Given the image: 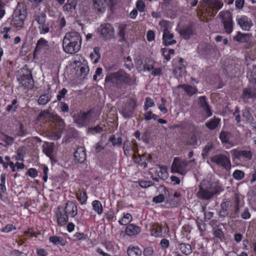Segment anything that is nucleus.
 <instances>
[{
  "instance_id": "obj_35",
  "label": "nucleus",
  "mask_w": 256,
  "mask_h": 256,
  "mask_svg": "<svg viewBox=\"0 0 256 256\" xmlns=\"http://www.w3.org/2000/svg\"><path fill=\"white\" fill-rule=\"evenodd\" d=\"M179 248L181 252L186 255L190 254L192 252L191 246L189 244L182 243L180 244Z\"/></svg>"
},
{
  "instance_id": "obj_1",
  "label": "nucleus",
  "mask_w": 256,
  "mask_h": 256,
  "mask_svg": "<svg viewBox=\"0 0 256 256\" xmlns=\"http://www.w3.org/2000/svg\"><path fill=\"white\" fill-rule=\"evenodd\" d=\"M82 37L80 34L76 31L67 32L62 40L64 51L69 54L74 55L80 50Z\"/></svg>"
},
{
  "instance_id": "obj_49",
  "label": "nucleus",
  "mask_w": 256,
  "mask_h": 256,
  "mask_svg": "<svg viewBox=\"0 0 256 256\" xmlns=\"http://www.w3.org/2000/svg\"><path fill=\"white\" fill-rule=\"evenodd\" d=\"M246 34H242L240 32H238L237 34L234 37V39L237 42H244L246 41Z\"/></svg>"
},
{
  "instance_id": "obj_38",
  "label": "nucleus",
  "mask_w": 256,
  "mask_h": 256,
  "mask_svg": "<svg viewBox=\"0 0 256 256\" xmlns=\"http://www.w3.org/2000/svg\"><path fill=\"white\" fill-rule=\"evenodd\" d=\"M127 254L128 256H140L142 251L138 247L129 248L127 250Z\"/></svg>"
},
{
  "instance_id": "obj_63",
  "label": "nucleus",
  "mask_w": 256,
  "mask_h": 256,
  "mask_svg": "<svg viewBox=\"0 0 256 256\" xmlns=\"http://www.w3.org/2000/svg\"><path fill=\"white\" fill-rule=\"evenodd\" d=\"M230 206V202L229 201L222 202L220 204L222 210L228 212V209Z\"/></svg>"
},
{
  "instance_id": "obj_19",
  "label": "nucleus",
  "mask_w": 256,
  "mask_h": 256,
  "mask_svg": "<svg viewBox=\"0 0 256 256\" xmlns=\"http://www.w3.org/2000/svg\"><path fill=\"white\" fill-rule=\"evenodd\" d=\"M120 72L121 82H124L128 86H132L136 84V78L135 76L131 77L129 74L123 70H120Z\"/></svg>"
},
{
  "instance_id": "obj_22",
  "label": "nucleus",
  "mask_w": 256,
  "mask_h": 256,
  "mask_svg": "<svg viewBox=\"0 0 256 256\" xmlns=\"http://www.w3.org/2000/svg\"><path fill=\"white\" fill-rule=\"evenodd\" d=\"M64 209L62 210L64 213L68 216L69 214L72 217L74 216L77 214V206L72 202H68L66 203Z\"/></svg>"
},
{
  "instance_id": "obj_8",
  "label": "nucleus",
  "mask_w": 256,
  "mask_h": 256,
  "mask_svg": "<svg viewBox=\"0 0 256 256\" xmlns=\"http://www.w3.org/2000/svg\"><path fill=\"white\" fill-rule=\"evenodd\" d=\"M211 162L220 166L225 169L229 170L231 168V163L230 156L224 154H220L212 156L210 158Z\"/></svg>"
},
{
  "instance_id": "obj_4",
  "label": "nucleus",
  "mask_w": 256,
  "mask_h": 256,
  "mask_svg": "<svg viewBox=\"0 0 256 256\" xmlns=\"http://www.w3.org/2000/svg\"><path fill=\"white\" fill-rule=\"evenodd\" d=\"M189 162L186 160L174 158L170 167V172L172 174L177 173L184 176L187 173L186 167Z\"/></svg>"
},
{
  "instance_id": "obj_57",
  "label": "nucleus",
  "mask_w": 256,
  "mask_h": 256,
  "mask_svg": "<svg viewBox=\"0 0 256 256\" xmlns=\"http://www.w3.org/2000/svg\"><path fill=\"white\" fill-rule=\"evenodd\" d=\"M243 116L246 118V120L248 122H250L254 118L252 116L251 114L250 111L247 110H245L243 112Z\"/></svg>"
},
{
  "instance_id": "obj_31",
  "label": "nucleus",
  "mask_w": 256,
  "mask_h": 256,
  "mask_svg": "<svg viewBox=\"0 0 256 256\" xmlns=\"http://www.w3.org/2000/svg\"><path fill=\"white\" fill-rule=\"evenodd\" d=\"M78 0H67V2L63 6L64 11L70 12L76 10Z\"/></svg>"
},
{
  "instance_id": "obj_62",
  "label": "nucleus",
  "mask_w": 256,
  "mask_h": 256,
  "mask_svg": "<svg viewBox=\"0 0 256 256\" xmlns=\"http://www.w3.org/2000/svg\"><path fill=\"white\" fill-rule=\"evenodd\" d=\"M154 253V250L151 247L146 248L143 251V254L144 256H152Z\"/></svg>"
},
{
  "instance_id": "obj_37",
  "label": "nucleus",
  "mask_w": 256,
  "mask_h": 256,
  "mask_svg": "<svg viewBox=\"0 0 256 256\" xmlns=\"http://www.w3.org/2000/svg\"><path fill=\"white\" fill-rule=\"evenodd\" d=\"M186 144L188 146H192L194 148H196L198 144L196 134H192L188 138L186 141Z\"/></svg>"
},
{
  "instance_id": "obj_33",
  "label": "nucleus",
  "mask_w": 256,
  "mask_h": 256,
  "mask_svg": "<svg viewBox=\"0 0 256 256\" xmlns=\"http://www.w3.org/2000/svg\"><path fill=\"white\" fill-rule=\"evenodd\" d=\"M220 122V119L214 118L205 124L206 126L210 130L216 129Z\"/></svg>"
},
{
  "instance_id": "obj_47",
  "label": "nucleus",
  "mask_w": 256,
  "mask_h": 256,
  "mask_svg": "<svg viewBox=\"0 0 256 256\" xmlns=\"http://www.w3.org/2000/svg\"><path fill=\"white\" fill-rule=\"evenodd\" d=\"M76 197L82 204H84L88 198L86 192L85 190L80 192V194L77 193Z\"/></svg>"
},
{
  "instance_id": "obj_10",
  "label": "nucleus",
  "mask_w": 256,
  "mask_h": 256,
  "mask_svg": "<svg viewBox=\"0 0 256 256\" xmlns=\"http://www.w3.org/2000/svg\"><path fill=\"white\" fill-rule=\"evenodd\" d=\"M26 17V12L24 6H22V8H19L18 7L13 14V20L14 24L18 27L22 28L24 24Z\"/></svg>"
},
{
  "instance_id": "obj_9",
  "label": "nucleus",
  "mask_w": 256,
  "mask_h": 256,
  "mask_svg": "<svg viewBox=\"0 0 256 256\" xmlns=\"http://www.w3.org/2000/svg\"><path fill=\"white\" fill-rule=\"evenodd\" d=\"M18 80L21 86L24 88L31 89L34 87V82L30 71L26 70L25 73H23L18 78Z\"/></svg>"
},
{
  "instance_id": "obj_41",
  "label": "nucleus",
  "mask_w": 256,
  "mask_h": 256,
  "mask_svg": "<svg viewBox=\"0 0 256 256\" xmlns=\"http://www.w3.org/2000/svg\"><path fill=\"white\" fill-rule=\"evenodd\" d=\"M154 69V62L150 58H146L145 64L143 66V71H150Z\"/></svg>"
},
{
  "instance_id": "obj_21",
  "label": "nucleus",
  "mask_w": 256,
  "mask_h": 256,
  "mask_svg": "<svg viewBox=\"0 0 256 256\" xmlns=\"http://www.w3.org/2000/svg\"><path fill=\"white\" fill-rule=\"evenodd\" d=\"M179 34L184 39H190L194 34L192 26L190 24L184 26L179 30Z\"/></svg>"
},
{
  "instance_id": "obj_7",
  "label": "nucleus",
  "mask_w": 256,
  "mask_h": 256,
  "mask_svg": "<svg viewBox=\"0 0 256 256\" xmlns=\"http://www.w3.org/2000/svg\"><path fill=\"white\" fill-rule=\"evenodd\" d=\"M220 14L225 32L228 34H230L233 30V22L231 13L228 11H224L220 12Z\"/></svg>"
},
{
  "instance_id": "obj_34",
  "label": "nucleus",
  "mask_w": 256,
  "mask_h": 256,
  "mask_svg": "<svg viewBox=\"0 0 256 256\" xmlns=\"http://www.w3.org/2000/svg\"><path fill=\"white\" fill-rule=\"evenodd\" d=\"M51 119L53 122H55L59 126V130H62L64 128V123L62 119L60 116L57 115L51 116Z\"/></svg>"
},
{
  "instance_id": "obj_32",
  "label": "nucleus",
  "mask_w": 256,
  "mask_h": 256,
  "mask_svg": "<svg viewBox=\"0 0 256 256\" xmlns=\"http://www.w3.org/2000/svg\"><path fill=\"white\" fill-rule=\"evenodd\" d=\"M178 88H183L186 92L190 96L196 94L198 92V90L195 86L188 84H180L178 86Z\"/></svg>"
},
{
  "instance_id": "obj_27",
  "label": "nucleus",
  "mask_w": 256,
  "mask_h": 256,
  "mask_svg": "<svg viewBox=\"0 0 256 256\" xmlns=\"http://www.w3.org/2000/svg\"><path fill=\"white\" fill-rule=\"evenodd\" d=\"M168 232V228H162L161 226L156 225L153 228L152 235L155 236H164V234Z\"/></svg>"
},
{
  "instance_id": "obj_2",
  "label": "nucleus",
  "mask_w": 256,
  "mask_h": 256,
  "mask_svg": "<svg viewBox=\"0 0 256 256\" xmlns=\"http://www.w3.org/2000/svg\"><path fill=\"white\" fill-rule=\"evenodd\" d=\"M222 190L223 189L218 182L208 184L207 182L202 181L198 186V191L196 194L200 200H208Z\"/></svg>"
},
{
  "instance_id": "obj_23",
  "label": "nucleus",
  "mask_w": 256,
  "mask_h": 256,
  "mask_svg": "<svg viewBox=\"0 0 256 256\" xmlns=\"http://www.w3.org/2000/svg\"><path fill=\"white\" fill-rule=\"evenodd\" d=\"M198 104L200 107L202 108V110L204 112L208 117L212 115V112L206 100L205 96H202L199 98Z\"/></svg>"
},
{
  "instance_id": "obj_59",
  "label": "nucleus",
  "mask_w": 256,
  "mask_h": 256,
  "mask_svg": "<svg viewBox=\"0 0 256 256\" xmlns=\"http://www.w3.org/2000/svg\"><path fill=\"white\" fill-rule=\"evenodd\" d=\"M67 93V90L65 88H63L61 90L58 92V94L57 95V100L60 101L62 98H64L66 94Z\"/></svg>"
},
{
  "instance_id": "obj_39",
  "label": "nucleus",
  "mask_w": 256,
  "mask_h": 256,
  "mask_svg": "<svg viewBox=\"0 0 256 256\" xmlns=\"http://www.w3.org/2000/svg\"><path fill=\"white\" fill-rule=\"evenodd\" d=\"M50 96L48 94H42L38 99V104L40 105H44L50 100Z\"/></svg>"
},
{
  "instance_id": "obj_42",
  "label": "nucleus",
  "mask_w": 256,
  "mask_h": 256,
  "mask_svg": "<svg viewBox=\"0 0 256 256\" xmlns=\"http://www.w3.org/2000/svg\"><path fill=\"white\" fill-rule=\"evenodd\" d=\"M108 140L112 142L113 146H120L122 144V138L118 137L116 139L114 134L112 135Z\"/></svg>"
},
{
  "instance_id": "obj_61",
  "label": "nucleus",
  "mask_w": 256,
  "mask_h": 256,
  "mask_svg": "<svg viewBox=\"0 0 256 256\" xmlns=\"http://www.w3.org/2000/svg\"><path fill=\"white\" fill-rule=\"evenodd\" d=\"M16 227L12 224H7L5 227L2 229V232H9L13 230H16Z\"/></svg>"
},
{
  "instance_id": "obj_48",
  "label": "nucleus",
  "mask_w": 256,
  "mask_h": 256,
  "mask_svg": "<svg viewBox=\"0 0 256 256\" xmlns=\"http://www.w3.org/2000/svg\"><path fill=\"white\" fill-rule=\"evenodd\" d=\"M105 2V0H93V6L98 11L101 12Z\"/></svg>"
},
{
  "instance_id": "obj_16",
  "label": "nucleus",
  "mask_w": 256,
  "mask_h": 256,
  "mask_svg": "<svg viewBox=\"0 0 256 256\" xmlns=\"http://www.w3.org/2000/svg\"><path fill=\"white\" fill-rule=\"evenodd\" d=\"M203 1L210 10L212 11L215 10V12H212V14L215 15L217 11L223 6V3L221 0H203Z\"/></svg>"
},
{
  "instance_id": "obj_64",
  "label": "nucleus",
  "mask_w": 256,
  "mask_h": 256,
  "mask_svg": "<svg viewBox=\"0 0 256 256\" xmlns=\"http://www.w3.org/2000/svg\"><path fill=\"white\" fill-rule=\"evenodd\" d=\"M197 225H198V228L202 232H204L206 230V225L204 223L202 222V220H200V221L197 222Z\"/></svg>"
},
{
  "instance_id": "obj_52",
  "label": "nucleus",
  "mask_w": 256,
  "mask_h": 256,
  "mask_svg": "<svg viewBox=\"0 0 256 256\" xmlns=\"http://www.w3.org/2000/svg\"><path fill=\"white\" fill-rule=\"evenodd\" d=\"M213 146L212 144H208L203 148V152L202 154L203 158L208 156L209 152L212 150Z\"/></svg>"
},
{
  "instance_id": "obj_56",
  "label": "nucleus",
  "mask_w": 256,
  "mask_h": 256,
  "mask_svg": "<svg viewBox=\"0 0 256 256\" xmlns=\"http://www.w3.org/2000/svg\"><path fill=\"white\" fill-rule=\"evenodd\" d=\"M145 4L142 0H138L136 2V8L140 12H143L145 10Z\"/></svg>"
},
{
  "instance_id": "obj_28",
  "label": "nucleus",
  "mask_w": 256,
  "mask_h": 256,
  "mask_svg": "<svg viewBox=\"0 0 256 256\" xmlns=\"http://www.w3.org/2000/svg\"><path fill=\"white\" fill-rule=\"evenodd\" d=\"M140 232V228L132 224L128 226L126 229V234L130 236L137 234Z\"/></svg>"
},
{
  "instance_id": "obj_12",
  "label": "nucleus",
  "mask_w": 256,
  "mask_h": 256,
  "mask_svg": "<svg viewBox=\"0 0 256 256\" xmlns=\"http://www.w3.org/2000/svg\"><path fill=\"white\" fill-rule=\"evenodd\" d=\"M99 34L106 39H110L114 35V29L110 24H102L98 28Z\"/></svg>"
},
{
  "instance_id": "obj_50",
  "label": "nucleus",
  "mask_w": 256,
  "mask_h": 256,
  "mask_svg": "<svg viewBox=\"0 0 256 256\" xmlns=\"http://www.w3.org/2000/svg\"><path fill=\"white\" fill-rule=\"evenodd\" d=\"M232 176L234 179L238 180H242L244 176V172L240 170H236L233 174Z\"/></svg>"
},
{
  "instance_id": "obj_25",
  "label": "nucleus",
  "mask_w": 256,
  "mask_h": 256,
  "mask_svg": "<svg viewBox=\"0 0 256 256\" xmlns=\"http://www.w3.org/2000/svg\"><path fill=\"white\" fill-rule=\"evenodd\" d=\"M42 152L51 160L54 158L53 152L54 148V142H46L42 146Z\"/></svg>"
},
{
  "instance_id": "obj_6",
  "label": "nucleus",
  "mask_w": 256,
  "mask_h": 256,
  "mask_svg": "<svg viewBox=\"0 0 256 256\" xmlns=\"http://www.w3.org/2000/svg\"><path fill=\"white\" fill-rule=\"evenodd\" d=\"M120 70L113 73L108 74L105 78V86L108 87H121Z\"/></svg>"
},
{
  "instance_id": "obj_40",
  "label": "nucleus",
  "mask_w": 256,
  "mask_h": 256,
  "mask_svg": "<svg viewBox=\"0 0 256 256\" xmlns=\"http://www.w3.org/2000/svg\"><path fill=\"white\" fill-rule=\"evenodd\" d=\"M50 242L54 244H60L62 246L65 245V242L62 238L56 236H50Z\"/></svg>"
},
{
  "instance_id": "obj_55",
  "label": "nucleus",
  "mask_w": 256,
  "mask_h": 256,
  "mask_svg": "<svg viewBox=\"0 0 256 256\" xmlns=\"http://www.w3.org/2000/svg\"><path fill=\"white\" fill-rule=\"evenodd\" d=\"M154 106V100L149 97L146 98L144 105V110H146L149 108Z\"/></svg>"
},
{
  "instance_id": "obj_24",
  "label": "nucleus",
  "mask_w": 256,
  "mask_h": 256,
  "mask_svg": "<svg viewBox=\"0 0 256 256\" xmlns=\"http://www.w3.org/2000/svg\"><path fill=\"white\" fill-rule=\"evenodd\" d=\"M232 152L236 158H240L242 157L250 160L252 158L253 155L252 152L250 150H234Z\"/></svg>"
},
{
  "instance_id": "obj_58",
  "label": "nucleus",
  "mask_w": 256,
  "mask_h": 256,
  "mask_svg": "<svg viewBox=\"0 0 256 256\" xmlns=\"http://www.w3.org/2000/svg\"><path fill=\"white\" fill-rule=\"evenodd\" d=\"M164 200V196L163 194H160L153 198L152 201L155 203H160Z\"/></svg>"
},
{
  "instance_id": "obj_30",
  "label": "nucleus",
  "mask_w": 256,
  "mask_h": 256,
  "mask_svg": "<svg viewBox=\"0 0 256 256\" xmlns=\"http://www.w3.org/2000/svg\"><path fill=\"white\" fill-rule=\"evenodd\" d=\"M232 136L231 132L222 130L220 134L219 138L222 144H230V140Z\"/></svg>"
},
{
  "instance_id": "obj_13",
  "label": "nucleus",
  "mask_w": 256,
  "mask_h": 256,
  "mask_svg": "<svg viewBox=\"0 0 256 256\" xmlns=\"http://www.w3.org/2000/svg\"><path fill=\"white\" fill-rule=\"evenodd\" d=\"M50 49L48 41L44 38L39 39L36 43V48L34 52V56L40 52L41 51H44V52L48 51Z\"/></svg>"
},
{
  "instance_id": "obj_11",
  "label": "nucleus",
  "mask_w": 256,
  "mask_h": 256,
  "mask_svg": "<svg viewBox=\"0 0 256 256\" xmlns=\"http://www.w3.org/2000/svg\"><path fill=\"white\" fill-rule=\"evenodd\" d=\"M136 102L134 100L132 99L125 104L122 110V114L125 118H132L135 111L136 108Z\"/></svg>"
},
{
  "instance_id": "obj_53",
  "label": "nucleus",
  "mask_w": 256,
  "mask_h": 256,
  "mask_svg": "<svg viewBox=\"0 0 256 256\" xmlns=\"http://www.w3.org/2000/svg\"><path fill=\"white\" fill-rule=\"evenodd\" d=\"M52 115L54 114H51L48 110H42L37 117V120H40L42 118L49 117L51 118V116Z\"/></svg>"
},
{
  "instance_id": "obj_29",
  "label": "nucleus",
  "mask_w": 256,
  "mask_h": 256,
  "mask_svg": "<svg viewBox=\"0 0 256 256\" xmlns=\"http://www.w3.org/2000/svg\"><path fill=\"white\" fill-rule=\"evenodd\" d=\"M213 234L214 236V242L216 244L220 242H223L225 240L224 234L222 230L220 228H217L214 230L213 232Z\"/></svg>"
},
{
  "instance_id": "obj_14",
  "label": "nucleus",
  "mask_w": 256,
  "mask_h": 256,
  "mask_svg": "<svg viewBox=\"0 0 256 256\" xmlns=\"http://www.w3.org/2000/svg\"><path fill=\"white\" fill-rule=\"evenodd\" d=\"M240 27L244 30H249L252 26V20L246 16H242L236 19Z\"/></svg>"
},
{
  "instance_id": "obj_18",
  "label": "nucleus",
  "mask_w": 256,
  "mask_h": 256,
  "mask_svg": "<svg viewBox=\"0 0 256 256\" xmlns=\"http://www.w3.org/2000/svg\"><path fill=\"white\" fill-rule=\"evenodd\" d=\"M60 206H58L56 212L58 224L60 226L64 225L68 220V216L64 212Z\"/></svg>"
},
{
  "instance_id": "obj_36",
  "label": "nucleus",
  "mask_w": 256,
  "mask_h": 256,
  "mask_svg": "<svg viewBox=\"0 0 256 256\" xmlns=\"http://www.w3.org/2000/svg\"><path fill=\"white\" fill-rule=\"evenodd\" d=\"M92 206L94 210L96 211L98 214H100L103 212V208L100 202L98 200H95L92 202Z\"/></svg>"
},
{
  "instance_id": "obj_26",
  "label": "nucleus",
  "mask_w": 256,
  "mask_h": 256,
  "mask_svg": "<svg viewBox=\"0 0 256 256\" xmlns=\"http://www.w3.org/2000/svg\"><path fill=\"white\" fill-rule=\"evenodd\" d=\"M241 98L244 100L256 98V92L249 86L243 89Z\"/></svg>"
},
{
  "instance_id": "obj_15",
  "label": "nucleus",
  "mask_w": 256,
  "mask_h": 256,
  "mask_svg": "<svg viewBox=\"0 0 256 256\" xmlns=\"http://www.w3.org/2000/svg\"><path fill=\"white\" fill-rule=\"evenodd\" d=\"M86 150L84 148L78 146L74 153V160L75 164H82L86 160Z\"/></svg>"
},
{
  "instance_id": "obj_20",
  "label": "nucleus",
  "mask_w": 256,
  "mask_h": 256,
  "mask_svg": "<svg viewBox=\"0 0 256 256\" xmlns=\"http://www.w3.org/2000/svg\"><path fill=\"white\" fill-rule=\"evenodd\" d=\"M173 38L174 34L170 32L167 28H164L162 36L163 44L166 46L175 44L176 42L174 40H172L170 41H168V40H172Z\"/></svg>"
},
{
  "instance_id": "obj_51",
  "label": "nucleus",
  "mask_w": 256,
  "mask_h": 256,
  "mask_svg": "<svg viewBox=\"0 0 256 256\" xmlns=\"http://www.w3.org/2000/svg\"><path fill=\"white\" fill-rule=\"evenodd\" d=\"M124 61L125 62L124 66L129 70L134 68V64L132 62V58L130 56L124 58Z\"/></svg>"
},
{
  "instance_id": "obj_5",
  "label": "nucleus",
  "mask_w": 256,
  "mask_h": 256,
  "mask_svg": "<svg viewBox=\"0 0 256 256\" xmlns=\"http://www.w3.org/2000/svg\"><path fill=\"white\" fill-rule=\"evenodd\" d=\"M34 20L38 24V30L40 34H47L50 31V24L46 22V14L44 12L39 13L34 16Z\"/></svg>"
},
{
  "instance_id": "obj_45",
  "label": "nucleus",
  "mask_w": 256,
  "mask_h": 256,
  "mask_svg": "<svg viewBox=\"0 0 256 256\" xmlns=\"http://www.w3.org/2000/svg\"><path fill=\"white\" fill-rule=\"evenodd\" d=\"M103 132V128L100 126L97 125L94 127L89 128L87 130V132L92 134L100 133Z\"/></svg>"
},
{
  "instance_id": "obj_3",
  "label": "nucleus",
  "mask_w": 256,
  "mask_h": 256,
  "mask_svg": "<svg viewBox=\"0 0 256 256\" xmlns=\"http://www.w3.org/2000/svg\"><path fill=\"white\" fill-rule=\"evenodd\" d=\"M94 114V110L92 109L80 112L78 115L73 116L74 122L80 127L86 126L93 120Z\"/></svg>"
},
{
  "instance_id": "obj_46",
  "label": "nucleus",
  "mask_w": 256,
  "mask_h": 256,
  "mask_svg": "<svg viewBox=\"0 0 256 256\" xmlns=\"http://www.w3.org/2000/svg\"><path fill=\"white\" fill-rule=\"evenodd\" d=\"M132 220V215L130 214H126L124 217L118 221L121 225L126 226Z\"/></svg>"
},
{
  "instance_id": "obj_60",
  "label": "nucleus",
  "mask_w": 256,
  "mask_h": 256,
  "mask_svg": "<svg viewBox=\"0 0 256 256\" xmlns=\"http://www.w3.org/2000/svg\"><path fill=\"white\" fill-rule=\"evenodd\" d=\"M27 174L32 178H34L38 176V171L35 168H30L28 170Z\"/></svg>"
},
{
  "instance_id": "obj_43",
  "label": "nucleus",
  "mask_w": 256,
  "mask_h": 256,
  "mask_svg": "<svg viewBox=\"0 0 256 256\" xmlns=\"http://www.w3.org/2000/svg\"><path fill=\"white\" fill-rule=\"evenodd\" d=\"M158 176L163 180H166L168 178L167 168L166 166H160V170L158 173Z\"/></svg>"
},
{
  "instance_id": "obj_54",
  "label": "nucleus",
  "mask_w": 256,
  "mask_h": 256,
  "mask_svg": "<svg viewBox=\"0 0 256 256\" xmlns=\"http://www.w3.org/2000/svg\"><path fill=\"white\" fill-rule=\"evenodd\" d=\"M2 140L6 142V144L4 145V146L12 144L14 142V139L12 137L6 134L3 135Z\"/></svg>"
},
{
  "instance_id": "obj_44",
  "label": "nucleus",
  "mask_w": 256,
  "mask_h": 256,
  "mask_svg": "<svg viewBox=\"0 0 256 256\" xmlns=\"http://www.w3.org/2000/svg\"><path fill=\"white\" fill-rule=\"evenodd\" d=\"M126 28V25H120L118 26V36L120 38L119 40L120 42H124L126 40V38L124 36Z\"/></svg>"
},
{
  "instance_id": "obj_17",
  "label": "nucleus",
  "mask_w": 256,
  "mask_h": 256,
  "mask_svg": "<svg viewBox=\"0 0 256 256\" xmlns=\"http://www.w3.org/2000/svg\"><path fill=\"white\" fill-rule=\"evenodd\" d=\"M198 51L201 54L207 56L212 54L215 51V48L210 44H202L198 46Z\"/></svg>"
}]
</instances>
